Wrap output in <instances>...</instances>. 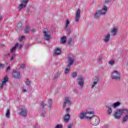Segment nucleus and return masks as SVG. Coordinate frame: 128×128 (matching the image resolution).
Instances as JSON below:
<instances>
[{
  "mask_svg": "<svg viewBox=\"0 0 128 128\" xmlns=\"http://www.w3.org/2000/svg\"><path fill=\"white\" fill-rule=\"evenodd\" d=\"M128 109H116L114 112V116L116 120H120L122 114H128Z\"/></svg>",
  "mask_w": 128,
  "mask_h": 128,
  "instance_id": "obj_1",
  "label": "nucleus"
},
{
  "mask_svg": "<svg viewBox=\"0 0 128 128\" xmlns=\"http://www.w3.org/2000/svg\"><path fill=\"white\" fill-rule=\"evenodd\" d=\"M44 35V40H50L52 37L50 36L52 33L50 31L48 28H44L42 31Z\"/></svg>",
  "mask_w": 128,
  "mask_h": 128,
  "instance_id": "obj_2",
  "label": "nucleus"
},
{
  "mask_svg": "<svg viewBox=\"0 0 128 128\" xmlns=\"http://www.w3.org/2000/svg\"><path fill=\"white\" fill-rule=\"evenodd\" d=\"M111 78L112 80H120V72L116 70H114L111 74Z\"/></svg>",
  "mask_w": 128,
  "mask_h": 128,
  "instance_id": "obj_3",
  "label": "nucleus"
},
{
  "mask_svg": "<svg viewBox=\"0 0 128 128\" xmlns=\"http://www.w3.org/2000/svg\"><path fill=\"white\" fill-rule=\"evenodd\" d=\"M94 110H88L86 111V118L88 120H92V116H94Z\"/></svg>",
  "mask_w": 128,
  "mask_h": 128,
  "instance_id": "obj_4",
  "label": "nucleus"
},
{
  "mask_svg": "<svg viewBox=\"0 0 128 128\" xmlns=\"http://www.w3.org/2000/svg\"><path fill=\"white\" fill-rule=\"evenodd\" d=\"M12 78H22V74L19 70H14L12 74Z\"/></svg>",
  "mask_w": 128,
  "mask_h": 128,
  "instance_id": "obj_5",
  "label": "nucleus"
},
{
  "mask_svg": "<svg viewBox=\"0 0 128 128\" xmlns=\"http://www.w3.org/2000/svg\"><path fill=\"white\" fill-rule=\"evenodd\" d=\"M19 114L22 116H26L28 110L26 107H22L19 110Z\"/></svg>",
  "mask_w": 128,
  "mask_h": 128,
  "instance_id": "obj_6",
  "label": "nucleus"
},
{
  "mask_svg": "<svg viewBox=\"0 0 128 128\" xmlns=\"http://www.w3.org/2000/svg\"><path fill=\"white\" fill-rule=\"evenodd\" d=\"M108 6H106V5H104L101 10H98L101 16H106V12H108Z\"/></svg>",
  "mask_w": 128,
  "mask_h": 128,
  "instance_id": "obj_7",
  "label": "nucleus"
},
{
  "mask_svg": "<svg viewBox=\"0 0 128 128\" xmlns=\"http://www.w3.org/2000/svg\"><path fill=\"white\" fill-rule=\"evenodd\" d=\"M91 120H92L94 126H98L100 122V118H98V116H92V118Z\"/></svg>",
  "mask_w": 128,
  "mask_h": 128,
  "instance_id": "obj_8",
  "label": "nucleus"
},
{
  "mask_svg": "<svg viewBox=\"0 0 128 128\" xmlns=\"http://www.w3.org/2000/svg\"><path fill=\"white\" fill-rule=\"evenodd\" d=\"M84 78L82 76H80L77 78V82L80 88H82L84 86Z\"/></svg>",
  "mask_w": 128,
  "mask_h": 128,
  "instance_id": "obj_9",
  "label": "nucleus"
},
{
  "mask_svg": "<svg viewBox=\"0 0 128 128\" xmlns=\"http://www.w3.org/2000/svg\"><path fill=\"white\" fill-rule=\"evenodd\" d=\"M6 82H8V76H5L2 80L1 88L6 86Z\"/></svg>",
  "mask_w": 128,
  "mask_h": 128,
  "instance_id": "obj_10",
  "label": "nucleus"
},
{
  "mask_svg": "<svg viewBox=\"0 0 128 128\" xmlns=\"http://www.w3.org/2000/svg\"><path fill=\"white\" fill-rule=\"evenodd\" d=\"M80 18V10L78 9L75 12V22H78Z\"/></svg>",
  "mask_w": 128,
  "mask_h": 128,
  "instance_id": "obj_11",
  "label": "nucleus"
},
{
  "mask_svg": "<svg viewBox=\"0 0 128 128\" xmlns=\"http://www.w3.org/2000/svg\"><path fill=\"white\" fill-rule=\"evenodd\" d=\"M118 32V27L115 26L111 30L110 33L111 34V36H116Z\"/></svg>",
  "mask_w": 128,
  "mask_h": 128,
  "instance_id": "obj_12",
  "label": "nucleus"
},
{
  "mask_svg": "<svg viewBox=\"0 0 128 128\" xmlns=\"http://www.w3.org/2000/svg\"><path fill=\"white\" fill-rule=\"evenodd\" d=\"M28 4V0H22L21 2V4L18 7V10H22V8H24L26 6V4Z\"/></svg>",
  "mask_w": 128,
  "mask_h": 128,
  "instance_id": "obj_13",
  "label": "nucleus"
},
{
  "mask_svg": "<svg viewBox=\"0 0 128 128\" xmlns=\"http://www.w3.org/2000/svg\"><path fill=\"white\" fill-rule=\"evenodd\" d=\"M46 104H48V108L49 110L52 108V99L48 98L46 100Z\"/></svg>",
  "mask_w": 128,
  "mask_h": 128,
  "instance_id": "obj_14",
  "label": "nucleus"
},
{
  "mask_svg": "<svg viewBox=\"0 0 128 128\" xmlns=\"http://www.w3.org/2000/svg\"><path fill=\"white\" fill-rule=\"evenodd\" d=\"M110 40V33H108L104 36V38L103 39V42L106 44H108Z\"/></svg>",
  "mask_w": 128,
  "mask_h": 128,
  "instance_id": "obj_15",
  "label": "nucleus"
},
{
  "mask_svg": "<svg viewBox=\"0 0 128 128\" xmlns=\"http://www.w3.org/2000/svg\"><path fill=\"white\" fill-rule=\"evenodd\" d=\"M70 114H66L63 118L64 122H68V120H70Z\"/></svg>",
  "mask_w": 128,
  "mask_h": 128,
  "instance_id": "obj_16",
  "label": "nucleus"
},
{
  "mask_svg": "<svg viewBox=\"0 0 128 128\" xmlns=\"http://www.w3.org/2000/svg\"><path fill=\"white\" fill-rule=\"evenodd\" d=\"M61 52L62 49L60 48H56L54 52V56H58V54H60Z\"/></svg>",
  "mask_w": 128,
  "mask_h": 128,
  "instance_id": "obj_17",
  "label": "nucleus"
},
{
  "mask_svg": "<svg viewBox=\"0 0 128 128\" xmlns=\"http://www.w3.org/2000/svg\"><path fill=\"white\" fill-rule=\"evenodd\" d=\"M70 72V65H68L67 68H65L64 74H68Z\"/></svg>",
  "mask_w": 128,
  "mask_h": 128,
  "instance_id": "obj_18",
  "label": "nucleus"
},
{
  "mask_svg": "<svg viewBox=\"0 0 128 128\" xmlns=\"http://www.w3.org/2000/svg\"><path fill=\"white\" fill-rule=\"evenodd\" d=\"M64 102H66V104H72V102L70 101V97H65Z\"/></svg>",
  "mask_w": 128,
  "mask_h": 128,
  "instance_id": "obj_19",
  "label": "nucleus"
},
{
  "mask_svg": "<svg viewBox=\"0 0 128 128\" xmlns=\"http://www.w3.org/2000/svg\"><path fill=\"white\" fill-rule=\"evenodd\" d=\"M10 108H7L6 110L5 116L6 118H10Z\"/></svg>",
  "mask_w": 128,
  "mask_h": 128,
  "instance_id": "obj_20",
  "label": "nucleus"
},
{
  "mask_svg": "<svg viewBox=\"0 0 128 128\" xmlns=\"http://www.w3.org/2000/svg\"><path fill=\"white\" fill-rule=\"evenodd\" d=\"M79 118L80 120H84V118H86V112H80Z\"/></svg>",
  "mask_w": 128,
  "mask_h": 128,
  "instance_id": "obj_21",
  "label": "nucleus"
},
{
  "mask_svg": "<svg viewBox=\"0 0 128 128\" xmlns=\"http://www.w3.org/2000/svg\"><path fill=\"white\" fill-rule=\"evenodd\" d=\"M120 106V102H114L113 104L112 105V108H118V106Z\"/></svg>",
  "mask_w": 128,
  "mask_h": 128,
  "instance_id": "obj_22",
  "label": "nucleus"
},
{
  "mask_svg": "<svg viewBox=\"0 0 128 128\" xmlns=\"http://www.w3.org/2000/svg\"><path fill=\"white\" fill-rule=\"evenodd\" d=\"M100 16H102L100 14V12L99 10L96 11L94 14V18H100Z\"/></svg>",
  "mask_w": 128,
  "mask_h": 128,
  "instance_id": "obj_23",
  "label": "nucleus"
},
{
  "mask_svg": "<svg viewBox=\"0 0 128 128\" xmlns=\"http://www.w3.org/2000/svg\"><path fill=\"white\" fill-rule=\"evenodd\" d=\"M24 84H26V86H30V84H32V80L30 79H26L24 81Z\"/></svg>",
  "mask_w": 128,
  "mask_h": 128,
  "instance_id": "obj_24",
  "label": "nucleus"
},
{
  "mask_svg": "<svg viewBox=\"0 0 128 128\" xmlns=\"http://www.w3.org/2000/svg\"><path fill=\"white\" fill-rule=\"evenodd\" d=\"M61 44H66V37L64 36L60 38Z\"/></svg>",
  "mask_w": 128,
  "mask_h": 128,
  "instance_id": "obj_25",
  "label": "nucleus"
},
{
  "mask_svg": "<svg viewBox=\"0 0 128 128\" xmlns=\"http://www.w3.org/2000/svg\"><path fill=\"white\" fill-rule=\"evenodd\" d=\"M74 58H70L68 59V62L69 64H68V66L70 65V66H72V64H74Z\"/></svg>",
  "mask_w": 128,
  "mask_h": 128,
  "instance_id": "obj_26",
  "label": "nucleus"
},
{
  "mask_svg": "<svg viewBox=\"0 0 128 128\" xmlns=\"http://www.w3.org/2000/svg\"><path fill=\"white\" fill-rule=\"evenodd\" d=\"M124 114H126L123 118V122H128V113Z\"/></svg>",
  "mask_w": 128,
  "mask_h": 128,
  "instance_id": "obj_27",
  "label": "nucleus"
},
{
  "mask_svg": "<svg viewBox=\"0 0 128 128\" xmlns=\"http://www.w3.org/2000/svg\"><path fill=\"white\" fill-rule=\"evenodd\" d=\"M96 84H98V81H94V82L92 84V88H96Z\"/></svg>",
  "mask_w": 128,
  "mask_h": 128,
  "instance_id": "obj_28",
  "label": "nucleus"
},
{
  "mask_svg": "<svg viewBox=\"0 0 128 128\" xmlns=\"http://www.w3.org/2000/svg\"><path fill=\"white\" fill-rule=\"evenodd\" d=\"M15 46H16V48H18V50H20V48H22V45L18 43H16L15 44Z\"/></svg>",
  "mask_w": 128,
  "mask_h": 128,
  "instance_id": "obj_29",
  "label": "nucleus"
},
{
  "mask_svg": "<svg viewBox=\"0 0 128 128\" xmlns=\"http://www.w3.org/2000/svg\"><path fill=\"white\" fill-rule=\"evenodd\" d=\"M78 76V73L76 72H73L72 74V78H76Z\"/></svg>",
  "mask_w": 128,
  "mask_h": 128,
  "instance_id": "obj_30",
  "label": "nucleus"
},
{
  "mask_svg": "<svg viewBox=\"0 0 128 128\" xmlns=\"http://www.w3.org/2000/svg\"><path fill=\"white\" fill-rule=\"evenodd\" d=\"M30 26H27L26 28L24 30V32L25 34H28V32H30Z\"/></svg>",
  "mask_w": 128,
  "mask_h": 128,
  "instance_id": "obj_31",
  "label": "nucleus"
},
{
  "mask_svg": "<svg viewBox=\"0 0 128 128\" xmlns=\"http://www.w3.org/2000/svg\"><path fill=\"white\" fill-rule=\"evenodd\" d=\"M108 112V114H112V108H108V110L107 111Z\"/></svg>",
  "mask_w": 128,
  "mask_h": 128,
  "instance_id": "obj_32",
  "label": "nucleus"
},
{
  "mask_svg": "<svg viewBox=\"0 0 128 128\" xmlns=\"http://www.w3.org/2000/svg\"><path fill=\"white\" fill-rule=\"evenodd\" d=\"M16 47L15 46L10 50V52H16Z\"/></svg>",
  "mask_w": 128,
  "mask_h": 128,
  "instance_id": "obj_33",
  "label": "nucleus"
},
{
  "mask_svg": "<svg viewBox=\"0 0 128 128\" xmlns=\"http://www.w3.org/2000/svg\"><path fill=\"white\" fill-rule=\"evenodd\" d=\"M46 111H42V113L41 114V117L42 118H46Z\"/></svg>",
  "mask_w": 128,
  "mask_h": 128,
  "instance_id": "obj_34",
  "label": "nucleus"
},
{
  "mask_svg": "<svg viewBox=\"0 0 128 128\" xmlns=\"http://www.w3.org/2000/svg\"><path fill=\"white\" fill-rule=\"evenodd\" d=\"M54 128H62V126L60 124H57Z\"/></svg>",
  "mask_w": 128,
  "mask_h": 128,
  "instance_id": "obj_35",
  "label": "nucleus"
},
{
  "mask_svg": "<svg viewBox=\"0 0 128 128\" xmlns=\"http://www.w3.org/2000/svg\"><path fill=\"white\" fill-rule=\"evenodd\" d=\"M108 64H110V66H114V60L109 61Z\"/></svg>",
  "mask_w": 128,
  "mask_h": 128,
  "instance_id": "obj_36",
  "label": "nucleus"
},
{
  "mask_svg": "<svg viewBox=\"0 0 128 128\" xmlns=\"http://www.w3.org/2000/svg\"><path fill=\"white\" fill-rule=\"evenodd\" d=\"M20 68H22V70H24V68H26V64H21V66H20Z\"/></svg>",
  "mask_w": 128,
  "mask_h": 128,
  "instance_id": "obj_37",
  "label": "nucleus"
},
{
  "mask_svg": "<svg viewBox=\"0 0 128 128\" xmlns=\"http://www.w3.org/2000/svg\"><path fill=\"white\" fill-rule=\"evenodd\" d=\"M46 106V102H42V104H41V106L42 108H44Z\"/></svg>",
  "mask_w": 128,
  "mask_h": 128,
  "instance_id": "obj_38",
  "label": "nucleus"
},
{
  "mask_svg": "<svg viewBox=\"0 0 128 128\" xmlns=\"http://www.w3.org/2000/svg\"><path fill=\"white\" fill-rule=\"evenodd\" d=\"M69 24L70 21L68 20H66V28H68V26Z\"/></svg>",
  "mask_w": 128,
  "mask_h": 128,
  "instance_id": "obj_39",
  "label": "nucleus"
},
{
  "mask_svg": "<svg viewBox=\"0 0 128 128\" xmlns=\"http://www.w3.org/2000/svg\"><path fill=\"white\" fill-rule=\"evenodd\" d=\"M26 38V36H22L21 38H19V41L22 42V40H24Z\"/></svg>",
  "mask_w": 128,
  "mask_h": 128,
  "instance_id": "obj_40",
  "label": "nucleus"
},
{
  "mask_svg": "<svg viewBox=\"0 0 128 128\" xmlns=\"http://www.w3.org/2000/svg\"><path fill=\"white\" fill-rule=\"evenodd\" d=\"M14 58H16V55L14 54H12V58L10 59V62L14 60Z\"/></svg>",
  "mask_w": 128,
  "mask_h": 128,
  "instance_id": "obj_41",
  "label": "nucleus"
},
{
  "mask_svg": "<svg viewBox=\"0 0 128 128\" xmlns=\"http://www.w3.org/2000/svg\"><path fill=\"white\" fill-rule=\"evenodd\" d=\"M2 68H4V64H0V70H2Z\"/></svg>",
  "mask_w": 128,
  "mask_h": 128,
  "instance_id": "obj_42",
  "label": "nucleus"
},
{
  "mask_svg": "<svg viewBox=\"0 0 128 128\" xmlns=\"http://www.w3.org/2000/svg\"><path fill=\"white\" fill-rule=\"evenodd\" d=\"M22 24L20 22L17 24V28H22Z\"/></svg>",
  "mask_w": 128,
  "mask_h": 128,
  "instance_id": "obj_43",
  "label": "nucleus"
},
{
  "mask_svg": "<svg viewBox=\"0 0 128 128\" xmlns=\"http://www.w3.org/2000/svg\"><path fill=\"white\" fill-rule=\"evenodd\" d=\"M6 72H10V66H8L7 67L6 69Z\"/></svg>",
  "mask_w": 128,
  "mask_h": 128,
  "instance_id": "obj_44",
  "label": "nucleus"
},
{
  "mask_svg": "<svg viewBox=\"0 0 128 128\" xmlns=\"http://www.w3.org/2000/svg\"><path fill=\"white\" fill-rule=\"evenodd\" d=\"M66 102H64V104H63V108H66Z\"/></svg>",
  "mask_w": 128,
  "mask_h": 128,
  "instance_id": "obj_45",
  "label": "nucleus"
},
{
  "mask_svg": "<svg viewBox=\"0 0 128 128\" xmlns=\"http://www.w3.org/2000/svg\"><path fill=\"white\" fill-rule=\"evenodd\" d=\"M2 16L0 14V22L2 21Z\"/></svg>",
  "mask_w": 128,
  "mask_h": 128,
  "instance_id": "obj_46",
  "label": "nucleus"
},
{
  "mask_svg": "<svg viewBox=\"0 0 128 128\" xmlns=\"http://www.w3.org/2000/svg\"><path fill=\"white\" fill-rule=\"evenodd\" d=\"M22 92H26V89H22Z\"/></svg>",
  "mask_w": 128,
  "mask_h": 128,
  "instance_id": "obj_47",
  "label": "nucleus"
},
{
  "mask_svg": "<svg viewBox=\"0 0 128 128\" xmlns=\"http://www.w3.org/2000/svg\"><path fill=\"white\" fill-rule=\"evenodd\" d=\"M110 2V1H105L104 4H108Z\"/></svg>",
  "mask_w": 128,
  "mask_h": 128,
  "instance_id": "obj_48",
  "label": "nucleus"
},
{
  "mask_svg": "<svg viewBox=\"0 0 128 128\" xmlns=\"http://www.w3.org/2000/svg\"><path fill=\"white\" fill-rule=\"evenodd\" d=\"M58 78V74H56L55 76V78Z\"/></svg>",
  "mask_w": 128,
  "mask_h": 128,
  "instance_id": "obj_49",
  "label": "nucleus"
},
{
  "mask_svg": "<svg viewBox=\"0 0 128 128\" xmlns=\"http://www.w3.org/2000/svg\"><path fill=\"white\" fill-rule=\"evenodd\" d=\"M72 128V125H68L67 127V128Z\"/></svg>",
  "mask_w": 128,
  "mask_h": 128,
  "instance_id": "obj_50",
  "label": "nucleus"
},
{
  "mask_svg": "<svg viewBox=\"0 0 128 128\" xmlns=\"http://www.w3.org/2000/svg\"><path fill=\"white\" fill-rule=\"evenodd\" d=\"M67 32H68V34H70V30H68Z\"/></svg>",
  "mask_w": 128,
  "mask_h": 128,
  "instance_id": "obj_51",
  "label": "nucleus"
},
{
  "mask_svg": "<svg viewBox=\"0 0 128 128\" xmlns=\"http://www.w3.org/2000/svg\"><path fill=\"white\" fill-rule=\"evenodd\" d=\"M66 112H70V108H68L66 109Z\"/></svg>",
  "mask_w": 128,
  "mask_h": 128,
  "instance_id": "obj_52",
  "label": "nucleus"
},
{
  "mask_svg": "<svg viewBox=\"0 0 128 128\" xmlns=\"http://www.w3.org/2000/svg\"><path fill=\"white\" fill-rule=\"evenodd\" d=\"M7 56H10V53H8V54H7Z\"/></svg>",
  "mask_w": 128,
  "mask_h": 128,
  "instance_id": "obj_53",
  "label": "nucleus"
},
{
  "mask_svg": "<svg viewBox=\"0 0 128 128\" xmlns=\"http://www.w3.org/2000/svg\"><path fill=\"white\" fill-rule=\"evenodd\" d=\"M32 31L34 32V30H32Z\"/></svg>",
  "mask_w": 128,
  "mask_h": 128,
  "instance_id": "obj_54",
  "label": "nucleus"
},
{
  "mask_svg": "<svg viewBox=\"0 0 128 128\" xmlns=\"http://www.w3.org/2000/svg\"><path fill=\"white\" fill-rule=\"evenodd\" d=\"M68 44H70V42H68Z\"/></svg>",
  "mask_w": 128,
  "mask_h": 128,
  "instance_id": "obj_55",
  "label": "nucleus"
}]
</instances>
